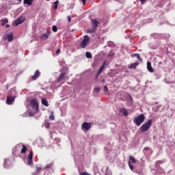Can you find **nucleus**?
<instances>
[{
    "mask_svg": "<svg viewBox=\"0 0 175 175\" xmlns=\"http://www.w3.org/2000/svg\"><path fill=\"white\" fill-rule=\"evenodd\" d=\"M146 120V116L144 114H140L139 116L134 118L133 122L137 125V126H140L144 120Z\"/></svg>",
    "mask_w": 175,
    "mask_h": 175,
    "instance_id": "nucleus-1",
    "label": "nucleus"
},
{
    "mask_svg": "<svg viewBox=\"0 0 175 175\" xmlns=\"http://www.w3.org/2000/svg\"><path fill=\"white\" fill-rule=\"evenodd\" d=\"M152 124V119L149 120L147 122L144 124L141 127H140V131L142 133L143 132H147L148 129H150V126H151V124Z\"/></svg>",
    "mask_w": 175,
    "mask_h": 175,
    "instance_id": "nucleus-2",
    "label": "nucleus"
},
{
    "mask_svg": "<svg viewBox=\"0 0 175 175\" xmlns=\"http://www.w3.org/2000/svg\"><path fill=\"white\" fill-rule=\"evenodd\" d=\"M30 105L35 111H38L39 109V103H38V100L36 98L30 100Z\"/></svg>",
    "mask_w": 175,
    "mask_h": 175,
    "instance_id": "nucleus-3",
    "label": "nucleus"
},
{
    "mask_svg": "<svg viewBox=\"0 0 175 175\" xmlns=\"http://www.w3.org/2000/svg\"><path fill=\"white\" fill-rule=\"evenodd\" d=\"M88 42H90V36L85 35L84 36L83 40L80 44L81 49H85V47H87V45L88 44Z\"/></svg>",
    "mask_w": 175,
    "mask_h": 175,
    "instance_id": "nucleus-4",
    "label": "nucleus"
},
{
    "mask_svg": "<svg viewBox=\"0 0 175 175\" xmlns=\"http://www.w3.org/2000/svg\"><path fill=\"white\" fill-rule=\"evenodd\" d=\"M25 21V18L23 16L18 17L14 23V27H17L18 25H20V24H23Z\"/></svg>",
    "mask_w": 175,
    "mask_h": 175,
    "instance_id": "nucleus-5",
    "label": "nucleus"
},
{
    "mask_svg": "<svg viewBox=\"0 0 175 175\" xmlns=\"http://www.w3.org/2000/svg\"><path fill=\"white\" fill-rule=\"evenodd\" d=\"M91 128V123L83 122L82 124V129H85V131H89Z\"/></svg>",
    "mask_w": 175,
    "mask_h": 175,
    "instance_id": "nucleus-6",
    "label": "nucleus"
},
{
    "mask_svg": "<svg viewBox=\"0 0 175 175\" xmlns=\"http://www.w3.org/2000/svg\"><path fill=\"white\" fill-rule=\"evenodd\" d=\"M92 23V28H95L97 29L98 25H99V21H96V19H91Z\"/></svg>",
    "mask_w": 175,
    "mask_h": 175,
    "instance_id": "nucleus-7",
    "label": "nucleus"
},
{
    "mask_svg": "<svg viewBox=\"0 0 175 175\" xmlns=\"http://www.w3.org/2000/svg\"><path fill=\"white\" fill-rule=\"evenodd\" d=\"M147 69L150 73H154V68H152L150 62H147Z\"/></svg>",
    "mask_w": 175,
    "mask_h": 175,
    "instance_id": "nucleus-8",
    "label": "nucleus"
},
{
    "mask_svg": "<svg viewBox=\"0 0 175 175\" xmlns=\"http://www.w3.org/2000/svg\"><path fill=\"white\" fill-rule=\"evenodd\" d=\"M49 36H50V31H47L46 33H44L41 36V39L42 40H46V39H49Z\"/></svg>",
    "mask_w": 175,
    "mask_h": 175,
    "instance_id": "nucleus-9",
    "label": "nucleus"
},
{
    "mask_svg": "<svg viewBox=\"0 0 175 175\" xmlns=\"http://www.w3.org/2000/svg\"><path fill=\"white\" fill-rule=\"evenodd\" d=\"M65 76H66V72L62 73V74L59 77V78L57 79L58 83H59V81H62L65 80Z\"/></svg>",
    "mask_w": 175,
    "mask_h": 175,
    "instance_id": "nucleus-10",
    "label": "nucleus"
},
{
    "mask_svg": "<svg viewBox=\"0 0 175 175\" xmlns=\"http://www.w3.org/2000/svg\"><path fill=\"white\" fill-rule=\"evenodd\" d=\"M14 102V98L12 96H8L7 97V103L8 105H12Z\"/></svg>",
    "mask_w": 175,
    "mask_h": 175,
    "instance_id": "nucleus-11",
    "label": "nucleus"
},
{
    "mask_svg": "<svg viewBox=\"0 0 175 175\" xmlns=\"http://www.w3.org/2000/svg\"><path fill=\"white\" fill-rule=\"evenodd\" d=\"M32 158H33L32 152H30L29 154L28 155V165H32L33 163Z\"/></svg>",
    "mask_w": 175,
    "mask_h": 175,
    "instance_id": "nucleus-12",
    "label": "nucleus"
},
{
    "mask_svg": "<svg viewBox=\"0 0 175 175\" xmlns=\"http://www.w3.org/2000/svg\"><path fill=\"white\" fill-rule=\"evenodd\" d=\"M39 76H40V72H39V70H36L34 75L31 77L33 80H36Z\"/></svg>",
    "mask_w": 175,
    "mask_h": 175,
    "instance_id": "nucleus-13",
    "label": "nucleus"
},
{
    "mask_svg": "<svg viewBox=\"0 0 175 175\" xmlns=\"http://www.w3.org/2000/svg\"><path fill=\"white\" fill-rule=\"evenodd\" d=\"M33 2V0H24L23 3L25 5H29V6H31L32 5V3Z\"/></svg>",
    "mask_w": 175,
    "mask_h": 175,
    "instance_id": "nucleus-14",
    "label": "nucleus"
},
{
    "mask_svg": "<svg viewBox=\"0 0 175 175\" xmlns=\"http://www.w3.org/2000/svg\"><path fill=\"white\" fill-rule=\"evenodd\" d=\"M129 163H136V160L135 159V157H133V156H130Z\"/></svg>",
    "mask_w": 175,
    "mask_h": 175,
    "instance_id": "nucleus-15",
    "label": "nucleus"
},
{
    "mask_svg": "<svg viewBox=\"0 0 175 175\" xmlns=\"http://www.w3.org/2000/svg\"><path fill=\"white\" fill-rule=\"evenodd\" d=\"M41 102L44 106H46V107H49V101H47V100L42 98Z\"/></svg>",
    "mask_w": 175,
    "mask_h": 175,
    "instance_id": "nucleus-16",
    "label": "nucleus"
},
{
    "mask_svg": "<svg viewBox=\"0 0 175 175\" xmlns=\"http://www.w3.org/2000/svg\"><path fill=\"white\" fill-rule=\"evenodd\" d=\"M120 112L124 114V116H128V111H126V109H125V108L121 109L120 110Z\"/></svg>",
    "mask_w": 175,
    "mask_h": 175,
    "instance_id": "nucleus-17",
    "label": "nucleus"
},
{
    "mask_svg": "<svg viewBox=\"0 0 175 175\" xmlns=\"http://www.w3.org/2000/svg\"><path fill=\"white\" fill-rule=\"evenodd\" d=\"M139 65V63H133L129 67V69H136V67Z\"/></svg>",
    "mask_w": 175,
    "mask_h": 175,
    "instance_id": "nucleus-18",
    "label": "nucleus"
},
{
    "mask_svg": "<svg viewBox=\"0 0 175 175\" xmlns=\"http://www.w3.org/2000/svg\"><path fill=\"white\" fill-rule=\"evenodd\" d=\"M95 32H96V29L94 27H92V29H88V33H94Z\"/></svg>",
    "mask_w": 175,
    "mask_h": 175,
    "instance_id": "nucleus-19",
    "label": "nucleus"
},
{
    "mask_svg": "<svg viewBox=\"0 0 175 175\" xmlns=\"http://www.w3.org/2000/svg\"><path fill=\"white\" fill-rule=\"evenodd\" d=\"M8 42H12L13 40V34H8L7 35Z\"/></svg>",
    "mask_w": 175,
    "mask_h": 175,
    "instance_id": "nucleus-20",
    "label": "nucleus"
},
{
    "mask_svg": "<svg viewBox=\"0 0 175 175\" xmlns=\"http://www.w3.org/2000/svg\"><path fill=\"white\" fill-rule=\"evenodd\" d=\"M103 66H101V68L98 70V72H97V75L96 77H98L99 76V75H100V73H102V72H103Z\"/></svg>",
    "mask_w": 175,
    "mask_h": 175,
    "instance_id": "nucleus-21",
    "label": "nucleus"
},
{
    "mask_svg": "<svg viewBox=\"0 0 175 175\" xmlns=\"http://www.w3.org/2000/svg\"><path fill=\"white\" fill-rule=\"evenodd\" d=\"M25 152H27V147H25V145H23L21 150V154H25Z\"/></svg>",
    "mask_w": 175,
    "mask_h": 175,
    "instance_id": "nucleus-22",
    "label": "nucleus"
},
{
    "mask_svg": "<svg viewBox=\"0 0 175 175\" xmlns=\"http://www.w3.org/2000/svg\"><path fill=\"white\" fill-rule=\"evenodd\" d=\"M86 58H92V55H91V53L90 52H86Z\"/></svg>",
    "mask_w": 175,
    "mask_h": 175,
    "instance_id": "nucleus-23",
    "label": "nucleus"
},
{
    "mask_svg": "<svg viewBox=\"0 0 175 175\" xmlns=\"http://www.w3.org/2000/svg\"><path fill=\"white\" fill-rule=\"evenodd\" d=\"M49 120H54V111H52L51 116H49Z\"/></svg>",
    "mask_w": 175,
    "mask_h": 175,
    "instance_id": "nucleus-24",
    "label": "nucleus"
},
{
    "mask_svg": "<svg viewBox=\"0 0 175 175\" xmlns=\"http://www.w3.org/2000/svg\"><path fill=\"white\" fill-rule=\"evenodd\" d=\"M1 21L3 22V23H1V25H5V24L6 23H8V18H5V19H4V20H1Z\"/></svg>",
    "mask_w": 175,
    "mask_h": 175,
    "instance_id": "nucleus-25",
    "label": "nucleus"
},
{
    "mask_svg": "<svg viewBox=\"0 0 175 175\" xmlns=\"http://www.w3.org/2000/svg\"><path fill=\"white\" fill-rule=\"evenodd\" d=\"M94 91V92H99V91H100V87L95 88Z\"/></svg>",
    "mask_w": 175,
    "mask_h": 175,
    "instance_id": "nucleus-26",
    "label": "nucleus"
},
{
    "mask_svg": "<svg viewBox=\"0 0 175 175\" xmlns=\"http://www.w3.org/2000/svg\"><path fill=\"white\" fill-rule=\"evenodd\" d=\"M52 29H53V32H57V26L53 25L52 27Z\"/></svg>",
    "mask_w": 175,
    "mask_h": 175,
    "instance_id": "nucleus-27",
    "label": "nucleus"
},
{
    "mask_svg": "<svg viewBox=\"0 0 175 175\" xmlns=\"http://www.w3.org/2000/svg\"><path fill=\"white\" fill-rule=\"evenodd\" d=\"M109 61H105L103 64V69H105V65H109Z\"/></svg>",
    "mask_w": 175,
    "mask_h": 175,
    "instance_id": "nucleus-28",
    "label": "nucleus"
},
{
    "mask_svg": "<svg viewBox=\"0 0 175 175\" xmlns=\"http://www.w3.org/2000/svg\"><path fill=\"white\" fill-rule=\"evenodd\" d=\"M67 18H68V23H70V21H72V18H70V15H68V16H67Z\"/></svg>",
    "mask_w": 175,
    "mask_h": 175,
    "instance_id": "nucleus-29",
    "label": "nucleus"
},
{
    "mask_svg": "<svg viewBox=\"0 0 175 175\" xmlns=\"http://www.w3.org/2000/svg\"><path fill=\"white\" fill-rule=\"evenodd\" d=\"M103 90L105 92L109 91V88H107L106 85L103 87Z\"/></svg>",
    "mask_w": 175,
    "mask_h": 175,
    "instance_id": "nucleus-30",
    "label": "nucleus"
},
{
    "mask_svg": "<svg viewBox=\"0 0 175 175\" xmlns=\"http://www.w3.org/2000/svg\"><path fill=\"white\" fill-rule=\"evenodd\" d=\"M129 165L130 169H131V170H133V169H134L133 165L132 164H131V163H129Z\"/></svg>",
    "mask_w": 175,
    "mask_h": 175,
    "instance_id": "nucleus-31",
    "label": "nucleus"
},
{
    "mask_svg": "<svg viewBox=\"0 0 175 175\" xmlns=\"http://www.w3.org/2000/svg\"><path fill=\"white\" fill-rule=\"evenodd\" d=\"M45 128H46V129L50 128V123H46V124H45Z\"/></svg>",
    "mask_w": 175,
    "mask_h": 175,
    "instance_id": "nucleus-32",
    "label": "nucleus"
},
{
    "mask_svg": "<svg viewBox=\"0 0 175 175\" xmlns=\"http://www.w3.org/2000/svg\"><path fill=\"white\" fill-rule=\"evenodd\" d=\"M137 59H139V61H142V58L140 57V55H137Z\"/></svg>",
    "mask_w": 175,
    "mask_h": 175,
    "instance_id": "nucleus-33",
    "label": "nucleus"
},
{
    "mask_svg": "<svg viewBox=\"0 0 175 175\" xmlns=\"http://www.w3.org/2000/svg\"><path fill=\"white\" fill-rule=\"evenodd\" d=\"M53 9H58V4H55V5L53 6Z\"/></svg>",
    "mask_w": 175,
    "mask_h": 175,
    "instance_id": "nucleus-34",
    "label": "nucleus"
},
{
    "mask_svg": "<svg viewBox=\"0 0 175 175\" xmlns=\"http://www.w3.org/2000/svg\"><path fill=\"white\" fill-rule=\"evenodd\" d=\"M41 170H42L41 167H36V172H40Z\"/></svg>",
    "mask_w": 175,
    "mask_h": 175,
    "instance_id": "nucleus-35",
    "label": "nucleus"
},
{
    "mask_svg": "<svg viewBox=\"0 0 175 175\" xmlns=\"http://www.w3.org/2000/svg\"><path fill=\"white\" fill-rule=\"evenodd\" d=\"M58 3H59V1L58 0H57L56 1H55L53 3V5H58Z\"/></svg>",
    "mask_w": 175,
    "mask_h": 175,
    "instance_id": "nucleus-36",
    "label": "nucleus"
},
{
    "mask_svg": "<svg viewBox=\"0 0 175 175\" xmlns=\"http://www.w3.org/2000/svg\"><path fill=\"white\" fill-rule=\"evenodd\" d=\"M59 53H61V49H57L56 51V54H59Z\"/></svg>",
    "mask_w": 175,
    "mask_h": 175,
    "instance_id": "nucleus-37",
    "label": "nucleus"
},
{
    "mask_svg": "<svg viewBox=\"0 0 175 175\" xmlns=\"http://www.w3.org/2000/svg\"><path fill=\"white\" fill-rule=\"evenodd\" d=\"M138 55L139 54H137V53H135L133 55H131V57H137Z\"/></svg>",
    "mask_w": 175,
    "mask_h": 175,
    "instance_id": "nucleus-38",
    "label": "nucleus"
},
{
    "mask_svg": "<svg viewBox=\"0 0 175 175\" xmlns=\"http://www.w3.org/2000/svg\"><path fill=\"white\" fill-rule=\"evenodd\" d=\"M87 0H81V2H83V5H85V2Z\"/></svg>",
    "mask_w": 175,
    "mask_h": 175,
    "instance_id": "nucleus-39",
    "label": "nucleus"
},
{
    "mask_svg": "<svg viewBox=\"0 0 175 175\" xmlns=\"http://www.w3.org/2000/svg\"><path fill=\"white\" fill-rule=\"evenodd\" d=\"M144 150H145L146 151H148V150H150V148H149V147H146V148H144Z\"/></svg>",
    "mask_w": 175,
    "mask_h": 175,
    "instance_id": "nucleus-40",
    "label": "nucleus"
},
{
    "mask_svg": "<svg viewBox=\"0 0 175 175\" xmlns=\"http://www.w3.org/2000/svg\"><path fill=\"white\" fill-rule=\"evenodd\" d=\"M142 3H144L146 2V0H139Z\"/></svg>",
    "mask_w": 175,
    "mask_h": 175,
    "instance_id": "nucleus-41",
    "label": "nucleus"
},
{
    "mask_svg": "<svg viewBox=\"0 0 175 175\" xmlns=\"http://www.w3.org/2000/svg\"><path fill=\"white\" fill-rule=\"evenodd\" d=\"M6 27H7V28H9V27H10V25H6Z\"/></svg>",
    "mask_w": 175,
    "mask_h": 175,
    "instance_id": "nucleus-42",
    "label": "nucleus"
},
{
    "mask_svg": "<svg viewBox=\"0 0 175 175\" xmlns=\"http://www.w3.org/2000/svg\"><path fill=\"white\" fill-rule=\"evenodd\" d=\"M36 174H39V173L37 172V173L34 174V175H36Z\"/></svg>",
    "mask_w": 175,
    "mask_h": 175,
    "instance_id": "nucleus-43",
    "label": "nucleus"
},
{
    "mask_svg": "<svg viewBox=\"0 0 175 175\" xmlns=\"http://www.w3.org/2000/svg\"><path fill=\"white\" fill-rule=\"evenodd\" d=\"M18 1H19V2H21V1H23V0H18Z\"/></svg>",
    "mask_w": 175,
    "mask_h": 175,
    "instance_id": "nucleus-44",
    "label": "nucleus"
},
{
    "mask_svg": "<svg viewBox=\"0 0 175 175\" xmlns=\"http://www.w3.org/2000/svg\"><path fill=\"white\" fill-rule=\"evenodd\" d=\"M159 64H162V62H159Z\"/></svg>",
    "mask_w": 175,
    "mask_h": 175,
    "instance_id": "nucleus-45",
    "label": "nucleus"
},
{
    "mask_svg": "<svg viewBox=\"0 0 175 175\" xmlns=\"http://www.w3.org/2000/svg\"><path fill=\"white\" fill-rule=\"evenodd\" d=\"M47 1H50V0H46Z\"/></svg>",
    "mask_w": 175,
    "mask_h": 175,
    "instance_id": "nucleus-46",
    "label": "nucleus"
}]
</instances>
